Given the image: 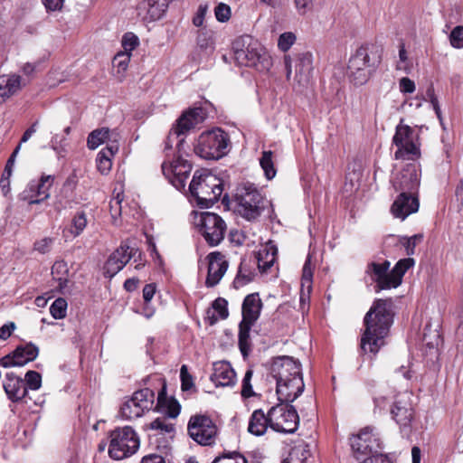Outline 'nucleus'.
<instances>
[{
	"label": "nucleus",
	"mask_w": 463,
	"mask_h": 463,
	"mask_svg": "<svg viewBox=\"0 0 463 463\" xmlns=\"http://www.w3.org/2000/svg\"><path fill=\"white\" fill-rule=\"evenodd\" d=\"M229 135L219 128L203 131L196 139L194 151L206 160H218L228 153Z\"/></svg>",
	"instance_id": "nucleus-6"
},
{
	"label": "nucleus",
	"mask_w": 463,
	"mask_h": 463,
	"mask_svg": "<svg viewBox=\"0 0 463 463\" xmlns=\"http://www.w3.org/2000/svg\"><path fill=\"white\" fill-rule=\"evenodd\" d=\"M273 153L271 151H263L260 159V164L264 171L267 179L270 180L276 175V169L272 160Z\"/></svg>",
	"instance_id": "nucleus-42"
},
{
	"label": "nucleus",
	"mask_w": 463,
	"mask_h": 463,
	"mask_svg": "<svg viewBox=\"0 0 463 463\" xmlns=\"http://www.w3.org/2000/svg\"><path fill=\"white\" fill-rule=\"evenodd\" d=\"M191 170L192 165L180 157L170 165L166 162L162 164V172L166 178H170V175L188 177Z\"/></svg>",
	"instance_id": "nucleus-32"
},
{
	"label": "nucleus",
	"mask_w": 463,
	"mask_h": 463,
	"mask_svg": "<svg viewBox=\"0 0 463 463\" xmlns=\"http://www.w3.org/2000/svg\"><path fill=\"white\" fill-rule=\"evenodd\" d=\"M52 175H42L39 180H32L24 191V197L30 204L40 203L49 198L53 184Z\"/></svg>",
	"instance_id": "nucleus-17"
},
{
	"label": "nucleus",
	"mask_w": 463,
	"mask_h": 463,
	"mask_svg": "<svg viewBox=\"0 0 463 463\" xmlns=\"http://www.w3.org/2000/svg\"><path fill=\"white\" fill-rule=\"evenodd\" d=\"M199 226L203 236L210 246L218 245L224 238L226 223L216 213H203L200 216Z\"/></svg>",
	"instance_id": "nucleus-13"
},
{
	"label": "nucleus",
	"mask_w": 463,
	"mask_h": 463,
	"mask_svg": "<svg viewBox=\"0 0 463 463\" xmlns=\"http://www.w3.org/2000/svg\"><path fill=\"white\" fill-rule=\"evenodd\" d=\"M175 142L176 143V147H177L178 151H180L181 146L184 142V137H176V134L173 133V129L171 128L169 135L167 136L166 139L165 140L164 151L167 152V151L172 150L173 144Z\"/></svg>",
	"instance_id": "nucleus-55"
},
{
	"label": "nucleus",
	"mask_w": 463,
	"mask_h": 463,
	"mask_svg": "<svg viewBox=\"0 0 463 463\" xmlns=\"http://www.w3.org/2000/svg\"><path fill=\"white\" fill-rule=\"evenodd\" d=\"M205 118L204 110L202 108H194L184 111L176 123L173 126V133L176 137L185 136L191 129L202 123Z\"/></svg>",
	"instance_id": "nucleus-19"
},
{
	"label": "nucleus",
	"mask_w": 463,
	"mask_h": 463,
	"mask_svg": "<svg viewBox=\"0 0 463 463\" xmlns=\"http://www.w3.org/2000/svg\"><path fill=\"white\" fill-rule=\"evenodd\" d=\"M235 211L248 221L257 220L269 203L253 184H240L234 194Z\"/></svg>",
	"instance_id": "nucleus-5"
},
{
	"label": "nucleus",
	"mask_w": 463,
	"mask_h": 463,
	"mask_svg": "<svg viewBox=\"0 0 463 463\" xmlns=\"http://www.w3.org/2000/svg\"><path fill=\"white\" fill-rule=\"evenodd\" d=\"M419 206L418 195H409L403 193L397 196L391 211L394 217L404 220L410 214L418 212Z\"/></svg>",
	"instance_id": "nucleus-22"
},
{
	"label": "nucleus",
	"mask_w": 463,
	"mask_h": 463,
	"mask_svg": "<svg viewBox=\"0 0 463 463\" xmlns=\"http://www.w3.org/2000/svg\"><path fill=\"white\" fill-rule=\"evenodd\" d=\"M123 201V195L118 194L115 197H113L109 202V210L110 214L113 218L120 215L121 213V203Z\"/></svg>",
	"instance_id": "nucleus-60"
},
{
	"label": "nucleus",
	"mask_w": 463,
	"mask_h": 463,
	"mask_svg": "<svg viewBox=\"0 0 463 463\" xmlns=\"http://www.w3.org/2000/svg\"><path fill=\"white\" fill-rule=\"evenodd\" d=\"M216 19L221 23L227 22L231 17V8L229 5L220 3L214 9Z\"/></svg>",
	"instance_id": "nucleus-56"
},
{
	"label": "nucleus",
	"mask_w": 463,
	"mask_h": 463,
	"mask_svg": "<svg viewBox=\"0 0 463 463\" xmlns=\"http://www.w3.org/2000/svg\"><path fill=\"white\" fill-rule=\"evenodd\" d=\"M313 71V57L310 52H304L298 56L296 64V78L300 85L308 82Z\"/></svg>",
	"instance_id": "nucleus-27"
},
{
	"label": "nucleus",
	"mask_w": 463,
	"mask_h": 463,
	"mask_svg": "<svg viewBox=\"0 0 463 463\" xmlns=\"http://www.w3.org/2000/svg\"><path fill=\"white\" fill-rule=\"evenodd\" d=\"M212 463H248V460L238 451H229L216 457Z\"/></svg>",
	"instance_id": "nucleus-43"
},
{
	"label": "nucleus",
	"mask_w": 463,
	"mask_h": 463,
	"mask_svg": "<svg viewBox=\"0 0 463 463\" xmlns=\"http://www.w3.org/2000/svg\"><path fill=\"white\" fill-rule=\"evenodd\" d=\"M52 275L53 279L58 281V288L61 291H63L69 282V268L65 261L57 260L52 267Z\"/></svg>",
	"instance_id": "nucleus-35"
},
{
	"label": "nucleus",
	"mask_w": 463,
	"mask_h": 463,
	"mask_svg": "<svg viewBox=\"0 0 463 463\" xmlns=\"http://www.w3.org/2000/svg\"><path fill=\"white\" fill-rule=\"evenodd\" d=\"M296 35L293 33H284L280 34L278 41V47L282 52H287L295 43Z\"/></svg>",
	"instance_id": "nucleus-53"
},
{
	"label": "nucleus",
	"mask_w": 463,
	"mask_h": 463,
	"mask_svg": "<svg viewBox=\"0 0 463 463\" xmlns=\"http://www.w3.org/2000/svg\"><path fill=\"white\" fill-rule=\"evenodd\" d=\"M392 144L397 147L394 153L396 160L415 161L420 157V143L419 135L402 120L396 126Z\"/></svg>",
	"instance_id": "nucleus-8"
},
{
	"label": "nucleus",
	"mask_w": 463,
	"mask_h": 463,
	"mask_svg": "<svg viewBox=\"0 0 463 463\" xmlns=\"http://www.w3.org/2000/svg\"><path fill=\"white\" fill-rule=\"evenodd\" d=\"M26 379L27 378H6L4 383V388L10 400L17 402L26 395Z\"/></svg>",
	"instance_id": "nucleus-28"
},
{
	"label": "nucleus",
	"mask_w": 463,
	"mask_h": 463,
	"mask_svg": "<svg viewBox=\"0 0 463 463\" xmlns=\"http://www.w3.org/2000/svg\"><path fill=\"white\" fill-rule=\"evenodd\" d=\"M310 456L308 445L301 443L294 446L288 456L282 461V463H305Z\"/></svg>",
	"instance_id": "nucleus-36"
},
{
	"label": "nucleus",
	"mask_w": 463,
	"mask_h": 463,
	"mask_svg": "<svg viewBox=\"0 0 463 463\" xmlns=\"http://www.w3.org/2000/svg\"><path fill=\"white\" fill-rule=\"evenodd\" d=\"M67 301L62 298H58L50 307V313L55 319H62L67 313Z\"/></svg>",
	"instance_id": "nucleus-44"
},
{
	"label": "nucleus",
	"mask_w": 463,
	"mask_h": 463,
	"mask_svg": "<svg viewBox=\"0 0 463 463\" xmlns=\"http://www.w3.org/2000/svg\"><path fill=\"white\" fill-rule=\"evenodd\" d=\"M351 447L357 459L372 453H379L382 442L373 427H365L350 439Z\"/></svg>",
	"instance_id": "nucleus-12"
},
{
	"label": "nucleus",
	"mask_w": 463,
	"mask_h": 463,
	"mask_svg": "<svg viewBox=\"0 0 463 463\" xmlns=\"http://www.w3.org/2000/svg\"><path fill=\"white\" fill-rule=\"evenodd\" d=\"M400 90L402 93H413L415 91V83L410 78L403 77L400 80L399 82Z\"/></svg>",
	"instance_id": "nucleus-61"
},
{
	"label": "nucleus",
	"mask_w": 463,
	"mask_h": 463,
	"mask_svg": "<svg viewBox=\"0 0 463 463\" xmlns=\"http://www.w3.org/2000/svg\"><path fill=\"white\" fill-rule=\"evenodd\" d=\"M261 308L262 301L258 293L247 295L242 302L241 321L254 325L260 317Z\"/></svg>",
	"instance_id": "nucleus-25"
},
{
	"label": "nucleus",
	"mask_w": 463,
	"mask_h": 463,
	"mask_svg": "<svg viewBox=\"0 0 463 463\" xmlns=\"http://www.w3.org/2000/svg\"><path fill=\"white\" fill-rule=\"evenodd\" d=\"M227 306V300L222 298H216L212 305L213 308L218 313L219 318L221 319H225L229 316Z\"/></svg>",
	"instance_id": "nucleus-54"
},
{
	"label": "nucleus",
	"mask_w": 463,
	"mask_h": 463,
	"mask_svg": "<svg viewBox=\"0 0 463 463\" xmlns=\"http://www.w3.org/2000/svg\"><path fill=\"white\" fill-rule=\"evenodd\" d=\"M208 8L207 4H202L198 6L197 12L193 17V24L194 26L201 27L203 25Z\"/></svg>",
	"instance_id": "nucleus-58"
},
{
	"label": "nucleus",
	"mask_w": 463,
	"mask_h": 463,
	"mask_svg": "<svg viewBox=\"0 0 463 463\" xmlns=\"http://www.w3.org/2000/svg\"><path fill=\"white\" fill-rule=\"evenodd\" d=\"M269 427L282 433H294L298 427L299 417L293 405L281 402L269 411Z\"/></svg>",
	"instance_id": "nucleus-9"
},
{
	"label": "nucleus",
	"mask_w": 463,
	"mask_h": 463,
	"mask_svg": "<svg viewBox=\"0 0 463 463\" xmlns=\"http://www.w3.org/2000/svg\"><path fill=\"white\" fill-rule=\"evenodd\" d=\"M252 326L253 324H249L242 321H241L239 325L238 345L240 351L244 358L249 355L251 350L250 332Z\"/></svg>",
	"instance_id": "nucleus-34"
},
{
	"label": "nucleus",
	"mask_w": 463,
	"mask_h": 463,
	"mask_svg": "<svg viewBox=\"0 0 463 463\" xmlns=\"http://www.w3.org/2000/svg\"><path fill=\"white\" fill-rule=\"evenodd\" d=\"M155 410L172 419H175L180 414L181 405L175 397L166 395L165 383H163L161 391L158 392Z\"/></svg>",
	"instance_id": "nucleus-24"
},
{
	"label": "nucleus",
	"mask_w": 463,
	"mask_h": 463,
	"mask_svg": "<svg viewBox=\"0 0 463 463\" xmlns=\"http://www.w3.org/2000/svg\"><path fill=\"white\" fill-rule=\"evenodd\" d=\"M393 187L400 194L418 195L420 176L416 166L410 164L403 168L393 181Z\"/></svg>",
	"instance_id": "nucleus-16"
},
{
	"label": "nucleus",
	"mask_w": 463,
	"mask_h": 463,
	"mask_svg": "<svg viewBox=\"0 0 463 463\" xmlns=\"http://www.w3.org/2000/svg\"><path fill=\"white\" fill-rule=\"evenodd\" d=\"M223 191L222 182L216 175L195 171L189 184V192L200 208H210L219 201Z\"/></svg>",
	"instance_id": "nucleus-4"
},
{
	"label": "nucleus",
	"mask_w": 463,
	"mask_h": 463,
	"mask_svg": "<svg viewBox=\"0 0 463 463\" xmlns=\"http://www.w3.org/2000/svg\"><path fill=\"white\" fill-rule=\"evenodd\" d=\"M268 427H269V413L266 415L262 410H255L250 417L248 431L260 437L266 433Z\"/></svg>",
	"instance_id": "nucleus-29"
},
{
	"label": "nucleus",
	"mask_w": 463,
	"mask_h": 463,
	"mask_svg": "<svg viewBox=\"0 0 463 463\" xmlns=\"http://www.w3.org/2000/svg\"><path fill=\"white\" fill-rule=\"evenodd\" d=\"M118 145L116 142L102 148L97 156V168L102 175H107L112 166L111 157L118 152Z\"/></svg>",
	"instance_id": "nucleus-30"
},
{
	"label": "nucleus",
	"mask_w": 463,
	"mask_h": 463,
	"mask_svg": "<svg viewBox=\"0 0 463 463\" xmlns=\"http://www.w3.org/2000/svg\"><path fill=\"white\" fill-rule=\"evenodd\" d=\"M252 279V272L247 269L245 268V264L241 262L238 270V274L233 281V284L235 288H240L250 282Z\"/></svg>",
	"instance_id": "nucleus-47"
},
{
	"label": "nucleus",
	"mask_w": 463,
	"mask_h": 463,
	"mask_svg": "<svg viewBox=\"0 0 463 463\" xmlns=\"http://www.w3.org/2000/svg\"><path fill=\"white\" fill-rule=\"evenodd\" d=\"M208 274L205 285L208 288L216 286L228 269V262L224 260V256L218 251L211 252L208 255Z\"/></svg>",
	"instance_id": "nucleus-21"
},
{
	"label": "nucleus",
	"mask_w": 463,
	"mask_h": 463,
	"mask_svg": "<svg viewBox=\"0 0 463 463\" xmlns=\"http://www.w3.org/2000/svg\"><path fill=\"white\" fill-rule=\"evenodd\" d=\"M187 430L191 439L202 446H211L215 441L217 428L208 416H192L188 421Z\"/></svg>",
	"instance_id": "nucleus-11"
},
{
	"label": "nucleus",
	"mask_w": 463,
	"mask_h": 463,
	"mask_svg": "<svg viewBox=\"0 0 463 463\" xmlns=\"http://www.w3.org/2000/svg\"><path fill=\"white\" fill-rule=\"evenodd\" d=\"M115 257L118 260H122L125 265L131 260L134 259V262H137V260L136 255L138 254L140 258L141 252L137 248L129 246L127 242L121 243V245L112 252Z\"/></svg>",
	"instance_id": "nucleus-38"
},
{
	"label": "nucleus",
	"mask_w": 463,
	"mask_h": 463,
	"mask_svg": "<svg viewBox=\"0 0 463 463\" xmlns=\"http://www.w3.org/2000/svg\"><path fill=\"white\" fill-rule=\"evenodd\" d=\"M39 353V349L32 343L17 346L12 353L0 359V365L5 368L23 366L33 361Z\"/></svg>",
	"instance_id": "nucleus-15"
},
{
	"label": "nucleus",
	"mask_w": 463,
	"mask_h": 463,
	"mask_svg": "<svg viewBox=\"0 0 463 463\" xmlns=\"http://www.w3.org/2000/svg\"><path fill=\"white\" fill-rule=\"evenodd\" d=\"M423 239L422 234H415L411 237H403L400 240L401 244L404 247L408 256L415 253L416 245Z\"/></svg>",
	"instance_id": "nucleus-49"
},
{
	"label": "nucleus",
	"mask_w": 463,
	"mask_h": 463,
	"mask_svg": "<svg viewBox=\"0 0 463 463\" xmlns=\"http://www.w3.org/2000/svg\"><path fill=\"white\" fill-rule=\"evenodd\" d=\"M211 376L228 377L235 376V372L229 362L219 361L213 364V373Z\"/></svg>",
	"instance_id": "nucleus-45"
},
{
	"label": "nucleus",
	"mask_w": 463,
	"mask_h": 463,
	"mask_svg": "<svg viewBox=\"0 0 463 463\" xmlns=\"http://www.w3.org/2000/svg\"><path fill=\"white\" fill-rule=\"evenodd\" d=\"M271 373L272 376H302L300 364L287 355L278 356L273 359Z\"/></svg>",
	"instance_id": "nucleus-23"
},
{
	"label": "nucleus",
	"mask_w": 463,
	"mask_h": 463,
	"mask_svg": "<svg viewBox=\"0 0 463 463\" xmlns=\"http://www.w3.org/2000/svg\"><path fill=\"white\" fill-rule=\"evenodd\" d=\"M52 242V238L45 237L35 241L33 249L41 254H45L51 250Z\"/></svg>",
	"instance_id": "nucleus-57"
},
{
	"label": "nucleus",
	"mask_w": 463,
	"mask_h": 463,
	"mask_svg": "<svg viewBox=\"0 0 463 463\" xmlns=\"http://www.w3.org/2000/svg\"><path fill=\"white\" fill-rule=\"evenodd\" d=\"M450 45L455 49L463 48V25H457L449 36Z\"/></svg>",
	"instance_id": "nucleus-50"
},
{
	"label": "nucleus",
	"mask_w": 463,
	"mask_h": 463,
	"mask_svg": "<svg viewBox=\"0 0 463 463\" xmlns=\"http://www.w3.org/2000/svg\"><path fill=\"white\" fill-rule=\"evenodd\" d=\"M168 7V0H147V15L151 21L159 20Z\"/></svg>",
	"instance_id": "nucleus-37"
},
{
	"label": "nucleus",
	"mask_w": 463,
	"mask_h": 463,
	"mask_svg": "<svg viewBox=\"0 0 463 463\" xmlns=\"http://www.w3.org/2000/svg\"><path fill=\"white\" fill-rule=\"evenodd\" d=\"M109 139V128L95 129L90 133L87 139V146L90 149H96L99 145Z\"/></svg>",
	"instance_id": "nucleus-40"
},
{
	"label": "nucleus",
	"mask_w": 463,
	"mask_h": 463,
	"mask_svg": "<svg viewBox=\"0 0 463 463\" xmlns=\"http://www.w3.org/2000/svg\"><path fill=\"white\" fill-rule=\"evenodd\" d=\"M304 378H276L277 393L280 402L291 403L304 391Z\"/></svg>",
	"instance_id": "nucleus-18"
},
{
	"label": "nucleus",
	"mask_w": 463,
	"mask_h": 463,
	"mask_svg": "<svg viewBox=\"0 0 463 463\" xmlns=\"http://www.w3.org/2000/svg\"><path fill=\"white\" fill-rule=\"evenodd\" d=\"M390 261L384 260L383 263L371 262L367 265L366 273L372 280L376 283L374 290L379 293L381 290L392 288L391 282Z\"/></svg>",
	"instance_id": "nucleus-20"
},
{
	"label": "nucleus",
	"mask_w": 463,
	"mask_h": 463,
	"mask_svg": "<svg viewBox=\"0 0 463 463\" xmlns=\"http://www.w3.org/2000/svg\"><path fill=\"white\" fill-rule=\"evenodd\" d=\"M234 59L239 65L268 71L272 65L271 57L265 48L250 35H243L232 44Z\"/></svg>",
	"instance_id": "nucleus-3"
},
{
	"label": "nucleus",
	"mask_w": 463,
	"mask_h": 463,
	"mask_svg": "<svg viewBox=\"0 0 463 463\" xmlns=\"http://www.w3.org/2000/svg\"><path fill=\"white\" fill-rule=\"evenodd\" d=\"M277 254V247L271 242L267 243L258 253L257 264L259 269L262 272H266L269 269L276 261Z\"/></svg>",
	"instance_id": "nucleus-31"
},
{
	"label": "nucleus",
	"mask_w": 463,
	"mask_h": 463,
	"mask_svg": "<svg viewBox=\"0 0 463 463\" xmlns=\"http://www.w3.org/2000/svg\"><path fill=\"white\" fill-rule=\"evenodd\" d=\"M122 46L124 52L131 54V52L135 50L139 44L138 37L133 33H126L122 37Z\"/></svg>",
	"instance_id": "nucleus-51"
},
{
	"label": "nucleus",
	"mask_w": 463,
	"mask_h": 463,
	"mask_svg": "<svg viewBox=\"0 0 463 463\" xmlns=\"http://www.w3.org/2000/svg\"><path fill=\"white\" fill-rule=\"evenodd\" d=\"M87 223L86 213L84 212H78L72 219V229L71 232L74 237L79 236L86 228Z\"/></svg>",
	"instance_id": "nucleus-46"
},
{
	"label": "nucleus",
	"mask_w": 463,
	"mask_h": 463,
	"mask_svg": "<svg viewBox=\"0 0 463 463\" xmlns=\"http://www.w3.org/2000/svg\"><path fill=\"white\" fill-rule=\"evenodd\" d=\"M392 322V299L374 300L364 318L365 328L360 341L361 354L375 355L385 345V337L389 334Z\"/></svg>",
	"instance_id": "nucleus-1"
},
{
	"label": "nucleus",
	"mask_w": 463,
	"mask_h": 463,
	"mask_svg": "<svg viewBox=\"0 0 463 463\" xmlns=\"http://www.w3.org/2000/svg\"><path fill=\"white\" fill-rule=\"evenodd\" d=\"M250 379L251 378H243L242 381L241 396L244 399H249L256 395L250 383Z\"/></svg>",
	"instance_id": "nucleus-63"
},
{
	"label": "nucleus",
	"mask_w": 463,
	"mask_h": 463,
	"mask_svg": "<svg viewBox=\"0 0 463 463\" xmlns=\"http://www.w3.org/2000/svg\"><path fill=\"white\" fill-rule=\"evenodd\" d=\"M140 447V439L129 426L118 427L110 432L109 455L115 460H121L134 455Z\"/></svg>",
	"instance_id": "nucleus-7"
},
{
	"label": "nucleus",
	"mask_w": 463,
	"mask_h": 463,
	"mask_svg": "<svg viewBox=\"0 0 463 463\" xmlns=\"http://www.w3.org/2000/svg\"><path fill=\"white\" fill-rule=\"evenodd\" d=\"M15 327L16 326L14 322H8V323L3 325L0 327V339L1 340L8 339L11 336L12 333L14 331Z\"/></svg>",
	"instance_id": "nucleus-64"
},
{
	"label": "nucleus",
	"mask_w": 463,
	"mask_h": 463,
	"mask_svg": "<svg viewBox=\"0 0 463 463\" xmlns=\"http://www.w3.org/2000/svg\"><path fill=\"white\" fill-rule=\"evenodd\" d=\"M383 48L367 43L356 49L351 55L347 65V76L356 85L365 84L377 70L382 61Z\"/></svg>",
	"instance_id": "nucleus-2"
},
{
	"label": "nucleus",
	"mask_w": 463,
	"mask_h": 463,
	"mask_svg": "<svg viewBox=\"0 0 463 463\" xmlns=\"http://www.w3.org/2000/svg\"><path fill=\"white\" fill-rule=\"evenodd\" d=\"M371 456L364 459L361 463H392L391 459L382 453H372Z\"/></svg>",
	"instance_id": "nucleus-62"
},
{
	"label": "nucleus",
	"mask_w": 463,
	"mask_h": 463,
	"mask_svg": "<svg viewBox=\"0 0 463 463\" xmlns=\"http://www.w3.org/2000/svg\"><path fill=\"white\" fill-rule=\"evenodd\" d=\"M154 399V392L147 388L135 392L120 407L121 418L131 420L141 417L152 407Z\"/></svg>",
	"instance_id": "nucleus-10"
},
{
	"label": "nucleus",
	"mask_w": 463,
	"mask_h": 463,
	"mask_svg": "<svg viewBox=\"0 0 463 463\" xmlns=\"http://www.w3.org/2000/svg\"><path fill=\"white\" fill-rule=\"evenodd\" d=\"M295 8L299 15H305L313 8V0H294Z\"/></svg>",
	"instance_id": "nucleus-59"
},
{
	"label": "nucleus",
	"mask_w": 463,
	"mask_h": 463,
	"mask_svg": "<svg viewBox=\"0 0 463 463\" xmlns=\"http://www.w3.org/2000/svg\"><path fill=\"white\" fill-rule=\"evenodd\" d=\"M149 430L172 434L175 427L174 424L167 422L165 418H157L149 424Z\"/></svg>",
	"instance_id": "nucleus-48"
},
{
	"label": "nucleus",
	"mask_w": 463,
	"mask_h": 463,
	"mask_svg": "<svg viewBox=\"0 0 463 463\" xmlns=\"http://www.w3.org/2000/svg\"><path fill=\"white\" fill-rule=\"evenodd\" d=\"M131 54L124 52H118L113 59V66L118 68V71H124L127 70L130 61Z\"/></svg>",
	"instance_id": "nucleus-52"
},
{
	"label": "nucleus",
	"mask_w": 463,
	"mask_h": 463,
	"mask_svg": "<svg viewBox=\"0 0 463 463\" xmlns=\"http://www.w3.org/2000/svg\"><path fill=\"white\" fill-rule=\"evenodd\" d=\"M412 393L404 392L397 395L391 409L392 418L400 426L401 430H406L411 427L414 418V409L412 406Z\"/></svg>",
	"instance_id": "nucleus-14"
},
{
	"label": "nucleus",
	"mask_w": 463,
	"mask_h": 463,
	"mask_svg": "<svg viewBox=\"0 0 463 463\" xmlns=\"http://www.w3.org/2000/svg\"><path fill=\"white\" fill-rule=\"evenodd\" d=\"M21 87V76L17 74L0 76V104L17 93Z\"/></svg>",
	"instance_id": "nucleus-26"
},
{
	"label": "nucleus",
	"mask_w": 463,
	"mask_h": 463,
	"mask_svg": "<svg viewBox=\"0 0 463 463\" xmlns=\"http://www.w3.org/2000/svg\"><path fill=\"white\" fill-rule=\"evenodd\" d=\"M196 43L200 50L212 52L214 50L213 32L205 28L199 30Z\"/></svg>",
	"instance_id": "nucleus-39"
},
{
	"label": "nucleus",
	"mask_w": 463,
	"mask_h": 463,
	"mask_svg": "<svg viewBox=\"0 0 463 463\" xmlns=\"http://www.w3.org/2000/svg\"><path fill=\"white\" fill-rule=\"evenodd\" d=\"M415 260L412 258H405L400 260L390 270L391 282L393 284L392 288H396L402 284V278L407 270L413 267Z\"/></svg>",
	"instance_id": "nucleus-33"
},
{
	"label": "nucleus",
	"mask_w": 463,
	"mask_h": 463,
	"mask_svg": "<svg viewBox=\"0 0 463 463\" xmlns=\"http://www.w3.org/2000/svg\"><path fill=\"white\" fill-rule=\"evenodd\" d=\"M125 266L126 265L122 260H118L113 253H111L104 265L103 274L105 277L111 279Z\"/></svg>",
	"instance_id": "nucleus-41"
}]
</instances>
